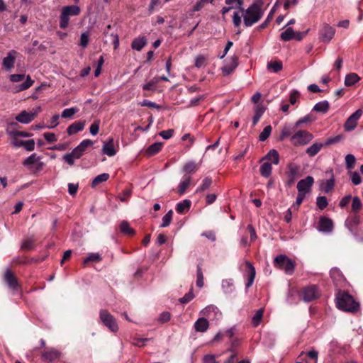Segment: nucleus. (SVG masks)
I'll return each mask as SVG.
<instances>
[{"label": "nucleus", "instance_id": "1", "mask_svg": "<svg viewBox=\"0 0 363 363\" xmlns=\"http://www.w3.org/2000/svg\"><path fill=\"white\" fill-rule=\"evenodd\" d=\"M264 10L261 4L254 2L247 9L242 11L244 25L250 27L257 23L263 16Z\"/></svg>", "mask_w": 363, "mask_h": 363}, {"label": "nucleus", "instance_id": "2", "mask_svg": "<svg viewBox=\"0 0 363 363\" xmlns=\"http://www.w3.org/2000/svg\"><path fill=\"white\" fill-rule=\"evenodd\" d=\"M337 307L344 311L356 312L359 308V303L353 297L346 292H339L336 298Z\"/></svg>", "mask_w": 363, "mask_h": 363}, {"label": "nucleus", "instance_id": "3", "mask_svg": "<svg viewBox=\"0 0 363 363\" xmlns=\"http://www.w3.org/2000/svg\"><path fill=\"white\" fill-rule=\"evenodd\" d=\"M93 141L89 139L82 140L76 147H74L70 153L66 154L63 157V160L72 166L74 164V160L79 159L86 152L89 147L92 146Z\"/></svg>", "mask_w": 363, "mask_h": 363}, {"label": "nucleus", "instance_id": "4", "mask_svg": "<svg viewBox=\"0 0 363 363\" xmlns=\"http://www.w3.org/2000/svg\"><path fill=\"white\" fill-rule=\"evenodd\" d=\"M81 9L77 5L67 6L62 9L59 19V26L62 29H66L69 26L70 16H76L80 13Z\"/></svg>", "mask_w": 363, "mask_h": 363}, {"label": "nucleus", "instance_id": "5", "mask_svg": "<svg viewBox=\"0 0 363 363\" xmlns=\"http://www.w3.org/2000/svg\"><path fill=\"white\" fill-rule=\"evenodd\" d=\"M274 264L277 268L282 269L286 274L291 275L295 269L296 263L284 255H279L274 259Z\"/></svg>", "mask_w": 363, "mask_h": 363}, {"label": "nucleus", "instance_id": "6", "mask_svg": "<svg viewBox=\"0 0 363 363\" xmlns=\"http://www.w3.org/2000/svg\"><path fill=\"white\" fill-rule=\"evenodd\" d=\"M313 139L312 133L307 130H297L291 137V142L294 146H304Z\"/></svg>", "mask_w": 363, "mask_h": 363}, {"label": "nucleus", "instance_id": "7", "mask_svg": "<svg viewBox=\"0 0 363 363\" xmlns=\"http://www.w3.org/2000/svg\"><path fill=\"white\" fill-rule=\"evenodd\" d=\"M99 318L102 323L111 332L118 331V325L116 318L106 310L101 309L99 311Z\"/></svg>", "mask_w": 363, "mask_h": 363}, {"label": "nucleus", "instance_id": "8", "mask_svg": "<svg viewBox=\"0 0 363 363\" xmlns=\"http://www.w3.org/2000/svg\"><path fill=\"white\" fill-rule=\"evenodd\" d=\"M26 78V81L16 86V91H21L29 89L34 84L33 80L29 75L25 76L22 74H13L9 77L10 81L16 83L22 81Z\"/></svg>", "mask_w": 363, "mask_h": 363}, {"label": "nucleus", "instance_id": "9", "mask_svg": "<svg viewBox=\"0 0 363 363\" xmlns=\"http://www.w3.org/2000/svg\"><path fill=\"white\" fill-rule=\"evenodd\" d=\"M202 317L208 318L210 320H218L221 318L222 313L214 305H209L200 311Z\"/></svg>", "mask_w": 363, "mask_h": 363}, {"label": "nucleus", "instance_id": "10", "mask_svg": "<svg viewBox=\"0 0 363 363\" xmlns=\"http://www.w3.org/2000/svg\"><path fill=\"white\" fill-rule=\"evenodd\" d=\"M303 299L306 302H310L318 298L320 294L318 289L315 285H310L303 289Z\"/></svg>", "mask_w": 363, "mask_h": 363}, {"label": "nucleus", "instance_id": "11", "mask_svg": "<svg viewBox=\"0 0 363 363\" xmlns=\"http://www.w3.org/2000/svg\"><path fill=\"white\" fill-rule=\"evenodd\" d=\"M314 183L313 177L311 176H308L303 179H301L297 183V190L299 193H303L304 194H307L311 191V187Z\"/></svg>", "mask_w": 363, "mask_h": 363}, {"label": "nucleus", "instance_id": "12", "mask_svg": "<svg viewBox=\"0 0 363 363\" xmlns=\"http://www.w3.org/2000/svg\"><path fill=\"white\" fill-rule=\"evenodd\" d=\"M362 115L361 109L357 110L346 121L344 125L345 130L347 131L353 130L357 125V121Z\"/></svg>", "mask_w": 363, "mask_h": 363}, {"label": "nucleus", "instance_id": "13", "mask_svg": "<svg viewBox=\"0 0 363 363\" xmlns=\"http://www.w3.org/2000/svg\"><path fill=\"white\" fill-rule=\"evenodd\" d=\"M40 160V157L38 156L36 153H33L23 160V164L30 169H31L32 166L35 164L36 165L35 170L39 171L43 168V163Z\"/></svg>", "mask_w": 363, "mask_h": 363}, {"label": "nucleus", "instance_id": "14", "mask_svg": "<svg viewBox=\"0 0 363 363\" xmlns=\"http://www.w3.org/2000/svg\"><path fill=\"white\" fill-rule=\"evenodd\" d=\"M335 33V30L332 26H330L329 24L324 23L322 26L320 32L322 41L324 43L330 42L334 37Z\"/></svg>", "mask_w": 363, "mask_h": 363}, {"label": "nucleus", "instance_id": "15", "mask_svg": "<svg viewBox=\"0 0 363 363\" xmlns=\"http://www.w3.org/2000/svg\"><path fill=\"white\" fill-rule=\"evenodd\" d=\"M61 352L53 347L49 348L41 354V359L44 362H51L60 358Z\"/></svg>", "mask_w": 363, "mask_h": 363}, {"label": "nucleus", "instance_id": "16", "mask_svg": "<svg viewBox=\"0 0 363 363\" xmlns=\"http://www.w3.org/2000/svg\"><path fill=\"white\" fill-rule=\"evenodd\" d=\"M245 265L247 267V272L245 274V277H247V281L245 284L246 289L250 288L251 286H252L254 283V280L256 275V271L255 268L253 267V265L248 261L245 262Z\"/></svg>", "mask_w": 363, "mask_h": 363}, {"label": "nucleus", "instance_id": "17", "mask_svg": "<svg viewBox=\"0 0 363 363\" xmlns=\"http://www.w3.org/2000/svg\"><path fill=\"white\" fill-rule=\"evenodd\" d=\"M238 61L236 56L232 57L228 61H227L225 65L221 68L222 72L225 76H227L232 73L234 69L238 67Z\"/></svg>", "mask_w": 363, "mask_h": 363}, {"label": "nucleus", "instance_id": "18", "mask_svg": "<svg viewBox=\"0 0 363 363\" xmlns=\"http://www.w3.org/2000/svg\"><path fill=\"white\" fill-rule=\"evenodd\" d=\"M318 229L323 233H330L333 229V223L331 219L321 217L319 220Z\"/></svg>", "mask_w": 363, "mask_h": 363}, {"label": "nucleus", "instance_id": "19", "mask_svg": "<svg viewBox=\"0 0 363 363\" xmlns=\"http://www.w3.org/2000/svg\"><path fill=\"white\" fill-rule=\"evenodd\" d=\"M36 113V112L29 113L26 111H22L16 116V120L22 124H28L34 120Z\"/></svg>", "mask_w": 363, "mask_h": 363}, {"label": "nucleus", "instance_id": "20", "mask_svg": "<svg viewBox=\"0 0 363 363\" xmlns=\"http://www.w3.org/2000/svg\"><path fill=\"white\" fill-rule=\"evenodd\" d=\"M209 328V322L207 318L204 317H200L194 323V328L195 331L199 333H205Z\"/></svg>", "mask_w": 363, "mask_h": 363}, {"label": "nucleus", "instance_id": "21", "mask_svg": "<svg viewBox=\"0 0 363 363\" xmlns=\"http://www.w3.org/2000/svg\"><path fill=\"white\" fill-rule=\"evenodd\" d=\"M16 52L13 50H11L8 53L7 56L3 59V66L6 70L10 71L13 67L16 60Z\"/></svg>", "mask_w": 363, "mask_h": 363}, {"label": "nucleus", "instance_id": "22", "mask_svg": "<svg viewBox=\"0 0 363 363\" xmlns=\"http://www.w3.org/2000/svg\"><path fill=\"white\" fill-rule=\"evenodd\" d=\"M4 279L8 286L13 290H16L18 284L15 275L10 269H6L4 274Z\"/></svg>", "mask_w": 363, "mask_h": 363}, {"label": "nucleus", "instance_id": "23", "mask_svg": "<svg viewBox=\"0 0 363 363\" xmlns=\"http://www.w3.org/2000/svg\"><path fill=\"white\" fill-rule=\"evenodd\" d=\"M114 140L113 138H110L106 143H105L102 147V152L108 157L114 156L117 151L114 147Z\"/></svg>", "mask_w": 363, "mask_h": 363}, {"label": "nucleus", "instance_id": "24", "mask_svg": "<svg viewBox=\"0 0 363 363\" xmlns=\"http://www.w3.org/2000/svg\"><path fill=\"white\" fill-rule=\"evenodd\" d=\"M84 121H75L74 123H72L70 125L68 126L67 129V133L69 135L76 134L77 133L82 131L84 129Z\"/></svg>", "mask_w": 363, "mask_h": 363}, {"label": "nucleus", "instance_id": "25", "mask_svg": "<svg viewBox=\"0 0 363 363\" xmlns=\"http://www.w3.org/2000/svg\"><path fill=\"white\" fill-rule=\"evenodd\" d=\"M324 147L323 143L315 142L306 148V153L308 157H313L315 156Z\"/></svg>", "mask_w": 363, "mask_h": 363}, {"label": "nucleus", "instance_id": "26", "mask_svg": "<svg viewBox=\"0 0 363 363\" xmlns=\"http://www.w3.org/2000/svg\"><path fill=\"white\" fill-rule=\"evenodd\" d=\"M147 44V39L145 36L138 37L134 39L131 43L133 50L140 51Z\"/></svg>", "mask_w": 363, "mask_h": 363}, {"label": "nucleus", "instance_id": "27", "mask_svg": "<svg viewBox=\"0 0 363 363\" xmlns=\"http://www.w3.org/2000/svg\"><path fill=\"white\" fill-rule=\"evenodd\" d=\"M360 79L357 74L353 72L349 73L345 76L344 84L346 86H352L357 84Z\"/></svg>", "mask_w": 363, "mask_h": 363}, {"label": "nucleus", "instance_id": "28", "mask_svg": "<svg viewBox=\"0 0 363 363\" xmlns=\"http://www.w3.org/2000/svg\"><path fill=\"white\" fill-rule=\"evenodd\" d=\"M264 160L271 161L272 164H278L279 162V155L276 150L272 149L262 159V161Z\"/></svg>", "mask_w": 363, "mask_h": 363}, {"label": "nucleus", "instance_id": "29", "mask_svg": "<svg viewBox=\"0 0 363 363\" xmlns=\"http://www.w3.org/2000/svg\"><path fill=\"white\" fill-rule=\"evenodd\" d=\"M265 111V107L262 104H258L255 108V116L252 118V125L255 126L259 122L260 118Z\"/></svg>", "mask_w": 363, "mask_h": 363}, {"label": "nucleus", "instance_id": "30", "mask_svg": "<svg viewBox=\"0 0 363 363\" xmlns=\"http://www.w3.org/2000/svg\"><path fill=\"white\" fill-rule=\"evenodd\" d=\"M222 289L225 294H229L234 291V283L232 279H226L222 281Z\"/></svg>", "mask_w": 363, "mask_h": 363}, {"label": "nucleus", "instance_id": "31", "mask_svg": "<svg viewBox=\"0 0 363 363\" xmlns=\"http://www.w3.org/2000/svg\"><path fill=\"white\" fill-rule=\"evenodd\" d=\"M330 108L329 102L326 100L320 101L317 103L313 108V111L321 113H325L328 111Z\"/></svg>", "mask_w": 363, "mask_h": 363}, {"label": "nucleus", "instance_id": "32", "mask_svg": "<svg viewBox=\"0 0 363 363\" xmlns=\"http://www.w3.org/2000/svg\"><path fill=\"white\" fill-rule=\"evenodd\" d=\"M191 201L189 199H184L182 202H179L176 206V211L178 213H184L186 211H188L191 207Z\"/></svg>", "mask_w": 363, "mask_h": 363}, {"label": "nucleus", "instance_id": "33", "mask_svg": "<svg viewBox=\"0 0 363 363\" xmlns=\"http://www.w3.org/2000/svg\"><path fill=\"white\" fill-rule=\"evenodd\" d=\"M272 171V163L270 162H264L259 169L260 174L266 178H268L271 176Z\"/></svg>", "mask_w": 363, "mask_h": 363}, {"label": "nucleus", "instance_id": "34", "mask_svg": "<svg viewBox=\"0 0 363 363\" xmlns=\"http://www.w3.org/2000/svg\"><path fill=\"white\" fill-rule=\"evenodd\" d=\"M191 184V177L189 176L184 177L178 186L179 194L182 195L185 193L186 189Z\"/></svg>", "mask_w": 363, "mask_h": 363}, {"label": "nucleus", "instance_id": "35", "mask_svg": "<svg viewBox=\"0 0 363 363\" xmlns=\"http://www.w3.org/2000/svg\"><path fill=\"white\" fill-rule=\"evenodd\" d=\"M162 143H155L150 145L146 150V154L148 156H152L157 154L162 148Z\"/></svg>", "mask_w": 363, "mask_h": 363}, {"label": "nucleus", "instance_id": "36", "mask_svg": "<svg viewBox=\"0 0 363 363\" xmlns=\"http://www.w3.org/2000/svg\"><path fill=\"white\" fill-rule=\"evenodd\" d=\"M120 230L122 233L128 235H133L135 234V230L130 228V224L126 220H123L120 224Z\"/></svg>", "mask_w": 363, "mask_h": 363}, {"label": "nucleus", "instance_id": "37", "mask_svg": "<svg viewBox=\"0 0 363 363\" xmlns=\"http://www.w3.org/2000/svg\"><path fill=\"white\" fill-rule=\"evenodd\" d=\"M295 32L291 27H288L284 32L280 35V38L284 41H289L294 38Z\"/></svg>", "mask_w": 363, "mask_h": 363}, {"label": "nucleus", "instance_id": "38", "mask_svg": "<svg viewBox=\"0 0 363 363\" xmlns=\"http://www.w3.org/2000/svg\"><path fill=\"white\" fill-rule=\"evenodd\" d=\"M199 169V164L193 161L188 162L183 167V172L186 174H191L196 172Z\"/></svg>", "mask_w": 363, "mask_h": 363}, {"label": "nucleus", "instance_id": "39", "mask_svg": "<svg viewBox=\"0 0 363 363\" xmlns=\"http://www.w3.org/2000/svg\"><path fill=\"white\" fill-rule=\"evenodd\" d=\"M334 184L335 180L334 178L332 177L330 179L323 182L320 184V189L325 193H328L333 189Z\"/></svg>", "mask_w": 363, "mask_h": 363}, {"label": "nucleus", "instance_id": "40", "mask_svg": "<svg viewBox=\"0 0 363 363\" xmlns=\"http://www.w3.org/2000/svg\"><path fill=\"white\" fill-rule=\"evenodd\" d=\"M109 179V174L108 173H103L96 176L91 182V187H96L100 183L106 182Z\"/></svg>", "mask_w": 363, "mask_h": 363}, {"label": "nucleus", "instance_id": "41", "mask_svg": "<svg viewBox=\"0 0 363 363\" xmlns=\"http://www.w3.org/2000/svg\"><path fill=\"white\" fill-rule=\"evenodd\" d=\"M267 67L269 70L276 73L282 69L283 65L281 61H274L268 62Z\"/></svg>", "mask_w": 363, "mask_h": 363}, {"label": "nucleus", "instance_id": "42", "mask_svg": "<svg viewBox=\"0 0 363 363\" xmlns=\"http://www.w3.org/2000/svg\"><path fill=\"white\" fill-rule=\"evenodd\" d=\"M212 184V179L210 177H205L201 184V185L197 188L196 192H202L210 188V186Z\"/></svg>", "mask_w": 363, "mask_h": 363}, {"label": "nucleus", "instance_id": "43", "mask_svg": "<svg viewBox=\"0 0 363 363\" xmlns=\"http://www.w3.org/2000/svg\"><path fill=\"white\" fill-rule=\"evenodd\" d=\"M263 313H264V309H262V308H260L257 311V312L252 316V323L253 326L257 327L258 325H259V323H261V320L262 319V317H263Z\"/></svg>", "mask_w": 363, "mask_h": 363}, {"label": "nucleus", "instance_id": "44", "mask_svg": "<svg viewBox=\"0 0 363 363\" xmlns=\"http://www.w3.org/2000/svg\"><path fill=\"white\" fill-rule=\"evenodd\" d=\"M362 206L361 200L359 197L355 196L352 199V211L354 214H357L359 212Z\"/></svg>", "mask_w": 363, "mask_h": 363}, {"label": "nucleus", "instance_id": "45", "mask_svg": "<svg viewBox=\"0 0 363 363\" xmlns=\"http://www.w3.org/2000/svg\"><path fill=\"white\" fill-rule=\"evenodd\" d=\"M173 211L172 210H169L162 219V223L160 225L161 228H166L169 225L172 220Z\"/></svg>", "mask_w": 363, "mask_h": 363}, {"label": "nucleus", "instance_id": "46", "mask_svg": "<svg viewBox=\"0 0 363 363\" xmlns=\"http://www.w3.org/2000/svg\"><path fill=\"white\" fill-rule=\"evenodd\" d=\"M207 57L203 55H199L195 58V67L201 68L206 65Z\"/></svg>", "mask_w": 363, "mask_h": 363}, {"label": "nucleus", "instance_id": "47", "mask_svg": "<svg viewBox=\"0 0 363 363\" xmlns=\"http://www.w3.org/2000/svg\"><path fill=\"white\" fill-rule=\"evenodd\" d=\"M77 111L78 109L74 107L65 108L62 111L61 116L65 118H72Z\"/></svg>", "mask_w": 363, "mask_h": 363}, {"label": "nucleus", "instance_id": "48", "mask_svg": "<svg viewBox=\"0 0 363 363\" xmlns=\"http://www.w3.org/2000/svg\"><path fill=\"white\" fill-rule=\"evenodd\" d=\"M89 41H90L89 33L87 32L82 33L80 36L79 45L82 48H85L89 45Z\"/></svg>", "mask_w": 363, "mask_h": 363}, {"label": "nucleus", "instance_id": "49", "mask_svg": "<svg viewBox=\"0 0 363 363\" xmlns=\"http://www.w3.org/2000/svg\"><path fill=\"white\" fill-rule=\"evenodd\" d=\"M102 259V257L99 253H90L87 257L84 260V264H86L89 262H99Z\"/></svg>", "mask_w": 363, "mask_h": 363}, {"label": "nucleus", "instance_id": "50", "mask_svg": "<svg viewBox=\"0 0 363 363\" xmlns=\"http://www.w3.org/2000/svg\"><path fill=\"white\" fill-rule=\"evenodd\" d=\"M359 223V217L357 216L356 214L352 217L350 219H347L345 221L346 225L348 227V228L352 230V228L356 225H357Z\"/></svg>", "mask_w": 363, "mask_h": 363}, {"label": "nucleus", "instance_id": "51", "mask_svg": "<svg viewBox=\"0 0 363 363\" xmlns=\"http://www.w3.org/2000/svg\"><path fill=\"white\" fill-rule=\"evenodd\" d=\"M356 162L355 157L352 154H348L345 156V165L348 169H351L354 167Z\"/></svg>", "mask_w": 363, "mask_h": 363}, {"label": "nucleus", "instance_id": "52", "mask_svg": "<svg viewBox=\"0 0 363 363\" xmlns=\"http://www.w3.org/2000/svg\"><path fill=\"white\" fill-rule=\"evenodd\" d=\"M289 172L290 177L292 178L296 177L298 176L299 171H300V167L297 165L296 164H289L288 165Z\"/></svg>", "mask_w": 363, "mask_h": 363}, {"label": "nucleus", "instance_id": "53", "mask_svg": "<svg viewBox=\"0 0 363 363\" xmlns=\"http://www.w3.org/2000/svg\"><path fill=\"white\" fill-rule=\"evenodd\" d=\"M272 132L271 125H267L263 130L261 132L259 136V139L260 141L266 140L270 135Z\"/></svg>", "mask_w": 363, "mask_h": 363}, {"label": "nucleus", "instance_id": "54", "mask_svg": "<svg viewBox=\"0 0 363 363\" xmlns=\"http://www.w3.org/2000/svg\"><path fill=\"white\" fill-rule=\"evenodd\" d=\"M158 82H159V79H156V77H154L149 82H147V83H146V84L143 85V90L155 91V85Z\"/></svg>", "mask_w": 363, "mask_h": 363}, {"label": "nucleus", "instance_id": "55", "mask_svg": "<svg viewBox=\"0 0 363 363\" xmlns=\"http://www.w3.org/2000/svg\"><path fill=\"white\" fill-rule=\"evenodd\" d=\"M330 274L331 278L335 281H339L342 279V272L337 268L332 269Z\"/></svg>", "mask_w": 363, "mask_h": 363}, {"label": "nucleus", "instance_id": "56", "mask_svg": "<svg viewBox=\"0 0 363 363\" xmlns=\"http://www.w3.org/2000/svg\"><path fill=\"white\" fill-rule=\"evenodd\" d=\"M349 174L350 176V179L352 182L353 184L354 185H359L361 182H362V179H361V177L359 175V174L357 172H349Z\"/></svg>", "mask_w": 363, "mask_h": 363}, {"label": "nucleus", "instance_id": "57", "mask_svg": "<svg viewBox=\"0 0 363 363\" xmlns=\"http://www.w3.org/2000/svg\"><path fill=\"white\" fill-rule=\"evenodd\" d=\"M316 204L320 210H323L328 206V199L325 196H318L316 199Z\"/></svg>", "mask_w": 363, "mask_h": 363}, {"label": "nucleus", "instance_id": "58", "mask_svg": "<svg viewBox=\"0 0 363 363\" xmlns=\"http://www.w3.org/2000/svg\"><path fill=\"white\" fill-rule=\"evenodd\" d=\"M194 298V294L193 293L192 289H191L188 293H186L183 297L179 298L180 303L183 304H186L191 301Z\"/></svg>", "mask_w": 363, "mask_h": 363}, {"label": "nucleus", "instance_id": "59", "mask_svg": "<svg viewBox=\"0 0 363 363\" xmlns=\"http://www.w3.org/2000/svg\"><path fill=\"white\" fill-rule=\"evenodd\" d=\"M34 246V240L33 238L26 239L22 245L21 248L27 250H30L33 248Z\"/></svg>", "mask_w": 363, "mask_h": 363}, {"label": "nucleus", "instance_id": "60", "mask_svg": "<svg viewBox=\"0 0 363 363\" xmlns=\"http://www.w3.org/2000/svg\"><path fill=\"white\" fill-rule=\"evenodd\" d=\"M209 0H199L193 8V11H199L207 4H211Z\"/></svg>", "mask_w": 363, "mask_h": 363}, {"label": "nucleus", "instance_id": "61", "mask_svg": "<svg viewBox=\"0 0 363 363\" xmlns=\"http://www.w3.org/2000/svg\"><path fill=\"white\" fill-rule=\"evenodd\" d=\"M196 286L199 288H201L203 286V275L201 269L199 266H198V267H197Z\"/></svg>", "mask_w": 363, "mask_h": 363}, {"label": "nucleus", "instance_id": "62", "mask_svg": "<svg viewBox=\"0 0 363 363\" xmlns=\"http://www.w3.org/2000/svg\"><path fill=\"white\" fill-rule=\"evenodd\" d=\"M25 148L26 150L30 152L35 149V141L33 139L28 140H23V144L22 145Z\"/></svg>", "mask_w": 363, "mask_h": 363}, {"label": "nucleus", "instance_id": "63", "mask_svg": "<svg viewBox=\"0 0 363 363\" xmlns=\"http://www.w3.org/2000/svg\"><path fill=\"white\" fill-rule=\"evenodd\" d=\"M313 121V118L310 115H306L304 117L299 118L295 123V127L298 128L301 124L306 123Z\"/></svg>", "mask_w": 363, "mask_h": 363}, {"label": "nucleus", "instance_id": "64", "mask_svg": "<svg viewBox=\"0 0 363 363\" xmlns=\"http://www.w3.org/2000/svg\"><path fill=\"white\" fill-rule=\"evenodd\" d=\"M99 125L100 121H95L89 127V132L91 135H96L98 134L99 130Z\"/></svg>", "mask_w": 363, "mask_h": 363}]
</instances>
